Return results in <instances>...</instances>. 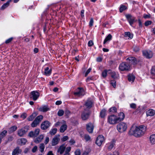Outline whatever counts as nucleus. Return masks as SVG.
<instances>
[{
	"label": "nucleus",
	"mask_w": 155,
	"mask_h": 155,
	"mask_svg": "<svg viewBox=\"0 0 155 155\" xmlns=\"http://www.w3.org/2000/svg\"><path fill=\"white\" fill-rule=\"evenodd\" d=\"M146 130V127L143 125L138 126H132L131 128L129 133L137 137H140L143 135Z\"/></svg>",
	"instance_id": "obj_1"
},
{
	"label": "nucleus",
	"mask_w": 155,
	"mask_h": 155,
	"mask_svg": "<svg viewBox=\"0 0 155 155\" xmlns=\"http://www.w3.org/2000/svg\"><path fill=\"white\" fill-rule=\"evenodd\" d=\"M117 128L118 132L123 133L126 130L127 128V125L125 123L121 122L117 125Z\"/></svg>",
	"instance_id": "obj_2"
},
{
	"label": "nucleus",
	"mask_w": 155,
	"mask_h": 155,
	"mask_svg": "<svg viewBox=\"0 0 155 155\" xmlns=\"http://www.w3.org/2000/svg\"><path fill=\"white\" fill-rule=\"evenodd\" d=\"M107 121L110 124H114L119 122L117 117L114 115L109 116L108 117Z\"/></svg>",
	"instance_id": "obj_3"
},
{
	"label": "nucleus",
	"mask_w": 155,
	"mask_h": 155,
	"mask_svg": "<svg viewBox=\"0 0 155 155\" xmlns=\"http://www.w3.org/2000/svg\"><path fill=\"white\" fill-rule=\"evenodd\" d=\"M43 116L40 115L38 116L35 118L33 122L31 124V126L32 127H36L42 120Z\"/></svg>",
	"instance_id": "obj_4"
},
{
	"label": "nucleus",
	"mask_w": 155,
	"mask_h": 155,
	"mask_svg": "<svg viewBox=\"0 0 155 155\" xmlns=\"http://www.w3.org/2000/svg\"><path fill=\"white\" fill-rule=\"evenodd\" d=\"M125 17L128 21L130 25L132 26L134 23L136 21L135 17L133 16L130 14H127L125 15Z\"/></svg>",
	"instance_id": "obj_5"
},
{
	"label": "nucleus",
	"mask_w": 155,
	"mask_h": 155,
	"mask_svg": "<svg viewBox=\"0 0 155 155\" xmlns=\"http://www.w3.org/2000/svg\"><path fill=\"white\" fill-rule=\"evenodd\" d=\"M119 69L121 71H128L130 69V66L127 63L122 62L120 64Z\"/></svg>",
	"instance_id": "obj_6"
},
{
	"label": "nucleus",
	"mask_w": 155,
	"mask_h": 155,
	"mask_svg": "<svg viewBox=\"0 0 155 155\" xmlns=\"http://www.w3.org/2000/svg\"><path fill=\"white\" fill-rule=\"evenodd\" d=\"M40 93L36 91H33L31 92L30 97L33 101H36L40 96Z\"/></svg>",
	"instance_id": "obj_7"
},
{
	"label": "nucleus",
	"mask_w": 155,
	"mask_h": 155,
	"mask_svg": "<svg viewBox=\"0 0 155 155\" xmlns=\"http://www.w3.org/2000/svg\"><path fill=\"white\" fill-rule=\"evenodd\" d=\"M90 114L89 110L88 109H84L81 114V118L83 120H86L89 118Z\"/></svg>",
	"instance_id": "obj_8"
},
{
	"label": "nucleus",
	"mask_w": 155,
	"mask_h": 155,
	"mask_svg": "<svg viewBox=\"0 0 155 155\" xmlns=\"http://www.w3.org/2000/svg\"><path fill=\"white\" fill-rule=\"evenodd\" d=\"M28 130V127L26 126L18 130V134L20 137L23 136Z\"/></svg>",
	"instance_id": "obj_9"
},
{
	"label": "nucleus",
	"mask_w": 155,
	"mask_h": 155,
	"mask_svg": "<svg viewBox=\"0 0 155 155\" xmlns=\"http://www.w3.org/2000/svg\"><path fill=\"white\" fill-rule=\"evenodd\" d=\"M104 138L102 135L99 136L97 138L96 143L99 146H100L104 140Z\"/></svg>",
	"instance_id": "obj_10"
},
{
	"label": "nucleus",
	"mask_w": 155,
	"mask_h": 155,
	"mask_svg": "<svg viewBox=\"0 0 155 155\" xmlns=\"http://www.w3.org/2000/svg\"><path fill=\"white\" fill-rule=\"evenodd\" d=\"M40 130L39 129H36L34 131H31L28 134V136L30 137H35L39 134Z\"/></svg>",
	"instance_id": "obj_11"
},
{
	"label": "nucleus",
	"mask_w": 155,
	"mask_h": 155,
	"mask_svg": "<svg viewBox=\"0 0 155 155\" xmlns=\"http://www.w3.org/2000/svg\"><path fill=\"white\" fill-rule=\"evenodd\" d=\"M143 54L144 56L147 58H150L152 57L153 53L150 50H145L143 51Z\"/></svg>",
	"instance_id": "obj_12"
},
{
	"label": "nucleus",
	"mask_w": 155,
	"mask_h": 155,
	"mask_svg": "<svg viewBox=\"0 0 155 155\" xmlns=\"http://www.w3.org/2000/svg\"><path fill=\"white\" fill-rule=\"evenodd\" d=\"M84 91L83 89L79 87L77 90V92L74 93V95L78 97L83 96L84 94Z\"/></svg>",
	"instance_id": "obj_13"
},
{
	"label": "nucleus",
	"mask_w": 155,
	"mask_h": 155,
	"mask_svg": "<svg viewBox=\"0 0 155 155\" xmlns=\"http://www.w3.org/2000/svg\"><path fill=\"white\" fill-rule=\"evenodd\" d=\"M50 125V123L48 121L43 122L41 124V128L42 130H46L48 128Z\"/></svg>",
	"instance_id": "obj_14"
},
{
	"label": "nucleus",
	"mask_w": 155,
	"mask_h": 155,
	"mask_svg": "<svg viewBox=\"0 0 155 155\" xmlns=\"http://www.w3.org/2000/svg\"><path fill=\"white\" fill-rule=\"evenodd\" d=\"M60 140L59 136L56 135L53 138L51 141V145L54 146L58 143Z\"/></svg>",
	"instance_id": "obj_15"
},
{
	"label": "nucleus",
	"mask_w": 155,
	"mask_h": 155,
	"mask_svg": "<svg viewBox=\"0 0 155 155\" xmlns=\"http://www.w3.org/2000/svg\"><path fill=\"white\" fill-rule=\"evenodd\" d=\"M66 149V146L64 144H63L61 145L57 150V152L59 153L60 154H62Z\"/></svg>",
	"instance_id": "obj_16"
},
{
	"label": "nucleus",
	"mask_w": 155,
	"mask_h": 155,
	"mask_svg": "<svg viewBox=\"0 0 155 155\" xmlns=\"http://www.w3.org/2000/svg\"><path fill=\"white\" fill-rule=\"evenodd\" d=\"M87 129L89 133H92L94 128L93 124L91 123H89L86 125Z\"/></svg>",
	"instance_id": "obj_17"
},
{
	"label": "nucleus",
	"mask_w": 155,
	"mask_h": 155,
	"mask_svg": "<svg viewBox=\"0 0 155 155\" xmlns=\"http://www.w3.org/2000/svg\"><path fill=\"white\" fill-rule=\"evenodd\" d=\"M62 124L60 127V132L61 133L64 132L67 129V125L66 124L65 121L62 120Z\"/></svg>",
	"instance_id": "obj_18"
},
{
	"label": "nucleus",
	"mask_w": 155,
	"mask_h": 155,
	"mask_svg": "<svg viewBox=\"0 0 155 155\" xmlns=\"http://www.w3.org/2000/svg\"><path fill=\"white\" fill-rule=\"evenodd\" d=\"M21 150L19 149V147H17L13 150L12 155H18L21 153Z\"/></svg>",
	"instance_id": "obj_19"
},
{
	"label": "nucleus",
	"mask_w": 155,
	"mask_h": 155,
	"mask_svg": "<svg viewBox=\"0 0 155 155\" xmlns=\"http://www.w3.org/2000/svg\"><path fill=\"white\" fill-rule=\"evenodd\" d=\"M44 137V136L43 135H40L34 140V141L36 143H39L42 141Z\"/></svg>",
	"instance_id": "obj_20"
},
{
	"label": "nucleus",
	"mask_w": 155,
	"mask_h": 155,
	"mask_svg": "<svg viewBox=\"0 0 155 155\" xmlns=\"http://www.w3.org/2000/svg\"><path fill=\"white\" fill-rule=\"evenodd\" d=\"M127 60L129 61L130 63L135 64L137 63V61L136 59L134 57H129L127 58Z\"/></svg>",
	"instance_id": "obj_21"
},
{
	"label": "nucleus",
	"mask_w": 155,
	"mask_h": 155,
	"mask_svg": "<svg viewBox=\"0 0 155 155\" xmlns=\"http://www.w3.org/2000/svg\"><path fill=\"white\" fill-rule=\"evenodd\" d=\"M92 102L91 100H87L84 106L86 107V109H90L92 107Z\"/></svg>",
	"instance_id": "obj_22"
},
{
	"label": "nucleus",
	"mask_w": 155,
	"mask_h": 155,
	"mask_svg": "<svg viewBox=\"0 0 155 155\" xmlns=\"http://www.w3.org/2000/svg\"><path fill=\"white\" fill-rule=\"evenodd\" d=\"M147 116H153L155 114V111L152 109H150L146 112Z\"/></svg>",
	"instance_id": "obj_23"
},
{
	"label": "nucleus",
	"mask_w": 155,
	"mask_h": 155,
	"mask_svg": "<svg viewBox=\"0 0 155 155\" xmlns=\"http://www.w3.org/2000/svg\"><path fill=\"white\" fill-rule=\"evenodd\" d=\"M117 117L119 122H120L124 120L125 116L123 113L121 112L119 114L118 116Z\"/></svg>",
	"instance_id": "obj_24"
},
{
	"label": "nucleus",
	"mask_w": 155,
	"mask_h": 155,
	"mask_svg": "<svg viewBox=\"0 0 155 155\" xmlns=\"http://www.w3.org/2000/svg\"><path fill=\"white\" fill-rule=\"evenodd\" d=\"M49 110V108L46 106H43L39 107L38 110L39 111L46 112Z\"/></svg>",
	"instance_id": "obj_25"
},
{
	"label": "nucleus",
	"mask_w": 155,
	"mask_h": 155,
	"mask_svg": "<svg viewBox=\"0 0 155 155\" xmlns=\"http://www.w3.org/2000/svg\"><path fill=\"white\" fill-rule=\"evenodd\" d=\"M150 140L151 144H155V134H152L150 137Z\"/></svg>",
	"instance_id": "obj_26"
},
{
	"label": "nucleus",
	"mask_w": 155,
	"mask_h": 155,
	"mask_svg": "<svg viewBox=\"0 0 155 155\" xmlns=\"http://www.w3.org/2000/svg\"><path fill=\"white\" fill-rule=\"evenodd\" d=\"M128 79L129 81L132 83L134 81L135 77L133 75L129 74L128 76Z\"/></svg>",
	"instance_id": "obj_27"
},
{
	"label": "nucleus",
	"mask_w": 155,
	"mask_h": 155,
	"mask_svg": "<svg viewBox=\"0 0 155 155\" xmlns=\"http://www.w3.org/2000/svg\"><path fill=\"white\" fill-rule=\"evenodd\" d=\"M45 74L46 76H49L51 73V69H49L48 67H46L45 70Z\"/></svg>",
	"instance_id": "obj_28"
},
{
	"label": "nucleus",
	"mask_w": 155,
	"mask_h": 155,
	"mask_svg": "<svg viewBox=\"0 0 155 155\" xmlns=\"http://www.w3.org/2000/svg\"><path fill=\"white\" fill-rule=\"evenodd\" d=\"M112 36L111 34H109L105 39L103 43L105 44L107 41H110L112 39Z\"/></svg>",
	"instance_id": "obj_29"
},
{
	"label": "nucleus",
	"mask_w": 155,
	"mask_h": 155,
	"mask_svg": "<svg viewBox=\"0 0 155 155\" xmlns=\"http://www.w3.org/2000/svg\"><path fill=\"white\" fill-rule=\"evenodd\" d=\"M45 148V145L43 143H41L39 144V151L41 153H43L44 152Z\"/></svg>",
	"instance_id": "obj_30"
},
{
	"label": "nucleus",
	"mask_w": 155,
	"mask_h": 155,
	"mask_svg": "<svg viewBox=\"0 0 155 155\" xmlns=\"http://www.w3.org/2000/svg\"><path fill=\"white\" fill-rule=\"evenodd\" d=\"M115 141L112 140L109 143V146L108 147V149L109 150H111L114 147L115 145Z\"/></svg>",
	"instance_id": "obj_31"
},
{
	"label": "nucleus",
	"mask_w": 155,
	"mask_h": 155,
	"mask_svg": "<svg viewBox=\"0 0 155 155\" xmlns=\"http://www.w3.org/2000/svg\"><path fill=\"white\" fill-rule=\"evenodd\" d=\"M9 4L10 3H9V2H7L2 6L0 9L2 10H4L9 6Z\"/></svg>",
	"instance_id": "obj_32"
},
{
	"label": "nucleus",
	"mask_w": 155,
	"mask_h": 155,
	"mask_svg": "<svg viewBox=\"0 0 155 155\" xmlns=\"http://www.w3.org/2000/svg\"><path fill=\"white\" fill-rule=\"evenodd\" d=\"M7 133V131L6 130H4L0 134V138L1 139L5 137Z\"/></svg>",
	"instance_id": "obj_33"
},
{
	"label": "nucleus",
	"mask_w": 155,
	"mask_h": 155,
	"mask_svg": "<svg viewBox=\"0 0 155 155\" xmlns=\"http://www.w3.org/2000/svg\"><path fill=\"white\" fill-rule=\"evenodd\" d=\"M106 110L105 109L102 110L100 113V116L101 118H104L106 115Z\"/></svg>",
	"instance_id": "obj_34"
},
{
	"label": "nucleus",
	"mask_w": 155,
	"mask_h": 155,
	"mask_svg": "<svg viewBox=\"0 0 155 155\" xmlns=\"http://www.w3.org/2000/svg\"><path fill=\"white\" fill-rule=\"evenodd\" d=\"M124 36L125 37H128L130 38H132L133 37V35L129 32H125Z\"/></svg>",
	"instance_id": "obj_35"
},
{
	"label": "nucleus",
	"mask_w": 155,
	"mask_h": 155,
	"mask_svg": "<svg viewBox=\"0 0 155 155\" xmlns=\"http://www.w3.org/2000/svg\"><path fill=\"white\" fill-rule=\"evenodd\" d=\"M18 142L19 143L22 145H24L27 142V140L25 138H21L18 140Z\"/></svg>",
	"instance_id": "obj_36"
},
{
	"label": "nucleus",
	"mask_w": 155,
	"mask_h": 155,
	"mask_svg": "<svg viewBox=\"0 0 155 155\" xmlns=\"http://www.w3.org/2000/svg\"><path fill=\"white\" fill-rule=\"evenodd\" d=\"M152 78L155 79V67H152L151 71Z\"/></svg>",
	"instance_id": "obj_37"
},
{
	"label": "nucleus",
	"mask_w": 155,
	"mask_h": 155,
	"mask_svg": "<svg viewBox=\"0 0 155 155\" xmlns=\"http://www.w3.org/2000/svg\"><path fill=\"white\" fill-rule=\"evenodd\" d=\"M36 116V114L35 113H33L32 115H30L28 118V120L30 121H31Z\"/></svg>",
	"instance_id": "obj_38"
},
{
	"label": "nucleus",
	"mask_w": 155,
	"mask_h": 155,
	"mask_svg": "<svg viewBox=\"0 0 155 155\" xmlns=\"http://www.w3.org/2000/svg\"><path fill=\"white\" fill-rule=\"evenodd\" d=\"M57 128H53L51 129L49 132L51 135H54L57 132Z\"/></svg>",
	"instance_id": "obj_39"
},
{
	"label": "nucleus",
	"mask_w": 155,
	"mask_h": 155,
	"mask_svg": "<svg viewBox=\"0 0 155 155\" xmlns=\"http://www.w3.org/2000/svg\"><path fill=\"white\" fill-rule=\"evenodd\" d=\"M91 150L89 149H87L82 153V155H89V153L91 152Z\"/></svg>",
	"instance_id": "obj_40"
},
{
	"label": "nucleus",
	"mask_w": 155,
	"mask_h": 155,
	"mask_svg": "<svg viewBox=\"0 0 155 155\" xmlns=\"http://www.w3.org/2000/svg\"><path fill=\"white\" fill-rule=\"evenodd\" d=\"M17 129V126H14L10 128L9 130L10 132H13L16 130Z\"/></svg>",
	"instance_id": "obj_41"
},
{
	"label": "nucleus",
	"mask_w": 155,
	"mask_h": 155,
	"mask_svg": "<svg viewBox=\"0 0 155 155\" xmlns=\"http://www.w3.org/2000/svg\"><path fill=\"white\" fill-rule=\"evenodd\" d=\"M117 108L115 107L111 108L109 110L110 112H112L113 113H116L117 112Z\"/></svg>",
	"instance_id": "obj_42"
},
{
	"label": "nucleus",
	"mask_w": 155,
	"mask_h": 155,
	"mask_svg": "<svg viewBox=\"0 0 155 155\" xmlns=\"http://www.w3.org/2000/svg\"><path fill=\"white\" fill-rule=\"evenodd\" d=\"M127 9V7L124 5H121L120 8V12H122L123 11Z\"/></svg>",
	"instance_id": "obj_43"
},
{
	"label": "nucleus",
	"mask_w": 155,
	"mask_h": 155,
	"mask_svg": "<svg viewBox=\"0 0 155 155\" xmlns=\"http://www.w3.org/2000/svg\"><path fill=\"white\" fill-rule=\"evenodd\" d=\"M111 76L113 78L116 79L117 78L118 76L115 72H113L111 73Z\"/></svg>",
	"instance_id": "obj_44"
},
{
	"label": "nucleus",
	"mask_w": 155,
	"mask_h": 155,
	"mask_svg": "<svg viewBox=\"0 0 155 155\" xmlns=\"http://www.w3.org/2000/svg\"><path fill=\"white\" fill-rule=\"evenodd\" d=\"M84 138L86 141H88L91 140V137L88 135H85L84 136Z\"/></svg>",
	"instance_id": "obj_45"
},
{
	"label": "nucleus",
	"mask_w": 155,
	"mask_h": 155,
	"mask_svg": "<svg viewBox=\"0 0 155 155\" xmlns=\"http://www.w3.org/2000/svg\"><path fill=\"white\" fill-rule=\"evenodd\" d=\"M64 113V112L62 110H60L58 111V116H62Z\"/></svg>",
	"instance_id": "obj_46"
},
{
	"label": "nucleus",
	"mask_w": 155,
	"mask_h": 155,
	"mask_svg": "<svg viewBox=\"0 0 155 155\" xmlns=\"http://www.w3.org/2000/svg\"><path fill=\"white\" fill-rule=\"evenodd\" d=\"M152 21H148L145 22L144 25L145 26H147L149 25H150L152 23Z\"/></svg>",
	"instance_id": "obj_47"
},
{
	"label": "nucleus",
	"mask_w": 155,
	"mask_h": 155,
	"mask_svg": "<svg viewBox=\"0 0 155 155\" xmlns=\"http://www.w3.org/2000/svg\"><path fill=\"white\" fill-rule=\"evenodd\" d=\"M66 149V150L65 153H70L69 152L70 151L71 147H67Z\"/></svg>",
	"instance_id": "obj_48"
},
{
	"label": "nucleus",
	"mask_w": 155,
	"mask_h": 155,
	"mask_svg": "<svg viewBox=\"0 0 155 155\" xmlns=\"http://www.w3.org/2000/svg\"><path fill=\"white\" fill-rule=\"evenodd\" d=\"M110 84L114 88L116 87V81L114 80H111L110 81Z\"/></svg>",
	"instance_id": "obj_49"
},
{
	"label": "nucleus",
	"mask_w": 155,
	"mask_h": 155,
	"mask_svg": "<svg viewBox=\"0 0 155 155\" xmlns=\"http://www.w3.org/2000/svg\"><path fill=\"white\" fill-rule=\"evenodd\" d=\"M107 71L106 70H104L102 73V76L104 78H105L107 75Z\"/></svg>",
	"instance_id": "obj_50"
},
{
	"label": "nucleus",
	"mask_w": 155,
	"mask_h": 155,
	"mask_svg": "<svg viewBox=\"0 0 155 155\" xmlns=\"http://www.w3.org/2000/svg\"><path fill=\"white\" fill-rule=\"evenodd\" d=\"M130 106L131 108L135 109L136 107V105L134 103H132L130 104Z\"/></svg>",
	"instance_id": "obj_51"
},
{
	"label": "nucleus",
	"mask_w": 155,
	"mask_h": 155,
	"mask_svg": "<svg viewBox=\"0 0 155 155\" xmlns=\"http://www.w3.org/2000/svg\"><path fill=\"white\" fill-rule=\"evenodd\" d=\"M150 14H144L143 15V17L145 19L149 18L150 17Z\"/></svg>",
	"instance_id": "obj_52"
},
{
	"label": "nucleus",
	"mask_w": 155,
	"mask_h": 155,
	"mask_svg": "<svg viewBox=\"0 0 155 155\" xmlns=\"http://www.w3.org/2000/svg\"><path fill=\"white\" fill-rule=\"evenodd\" d=\"M38 150V147L37 146H35L32 149V151L33 153H35Z\"/></svg>",
	"instance_id": "obj_53"
},
{
	"label": "nucleus",
	"mask_w": 155,
	"mask_h": 155,
	"mask_svg": "<svg viewBox=\"0 0 155 155\" xmlns=\"http://www.w3.org/2000/svg\"><path fill=\"white\" fill-rule=\"evenodd\" d=\"M27 115L25 113H23L21 116V117L23 119H25L27 117Z\"/></svg>",
	"instance_id": "obj_54"
},
{
	"label": "nucleus",
	"mask_w": 155,
	"mask_h": 155,
	"mask_svg": "<svg viewBox=\"0 0 155 155\" xmlns=\"http://www.w3.org/2000/svg\"><path fill=\"white\" fill-rule=\"evenodd\" d=\"M68 137L67 136H66L63 137L61 139V140L63 141L64 142L68 140Z\"/></svg>",
	"instance_id": "obj_55"
},
{
	"label": "nucleus",
	"mask_w": 155,
	"mask_h": 155,
	"mask_svg": "<svg viewBox=\"0 0 155 155\" xmlns=\"http://www.w3.org/2000/svg\"><path fill=\"white\" fill-rule=\"evenodd\" d=\"M134 51L137 52L139 51V48L138 47L136 46H134Z\"/></svg>",
	"instance_id": "obj_56"
},
{
	"label": "nucleus",
	"mask_w": 155,
	"mask_h": 155,
	"mask_svg": "<svg viewBox=\"0 0 155 155\" xmlns=\"http://www.w3.org/2000/svg\"><path fill=\"white\" fill-rule=\"evenodd\" d=\"M74 153L75 155H80L81 152L80 150L79 149L76 150Z\"/></svg>",
	"instance_id": "obj_57"
},
{
	"label": "nucleus",
	"mask_w": 155,
	"mask_h": 155,
	"mask_svg": "<svg viewBox=\"0 0 155 155\" xmlns=\"http://www.w3.org/2000/svg\"><path fill=\"white\" fill-rule=\"evenodd\" d=\"M94 22L93 19L92 18H91L90 19V21L89 22V25L91 27L93 25V24Z\"/></svg>",
	"instance_id": "obj_58"
},
{
	"label": "nucleus",
	"mask_w": 155,
	"mask_h": 155,
	"mask_svg": "<svg viewBox=\"0 0 155 155\" xmlns=\"http://www.w3.org/2000/svg\"><path fill=\"white\" fill-rule=\"evenodd\" d=\"M91 70V68H89L87 70V71L86 72L85 74V77H86L87 75L90 72Z\"/></svg>",
	"instance_id": "obj_59"
},
{
	"label": "nucleus",
	"mask_w": 155,
	"mask_h": 155,
	"mask_svg": "<svg viewBox=\"0 0 155 155\" xmlns=\"http://www.w3.org/2000/svg\"><path fill=\"white\" fill-rule=\"evenodd\" d=\"M49 139L48 137H47L45 138V144H47L49 142Z\"/></svg>",
	"instance_id": "obj_60"
},
{
	"label": "nucleus",
	"mask_w": 155,
	"mask_h": 155,
	"mask_svg": "<svg viewBox=\"0 0 155 155\" xmlns=\"http://www.w3.org/2000/svg\"><path fill=\"white\" fill-rule=\"evenodd\" d=\"M13 39V38H11L9 39H8L6 41H5V43L6 44H8L9 43H10Z\"/></svg>",
	"instance_id": "obj_61"
},
{
	"label": "nucleus",
	"mask_w": 155,
	"mask_h": 155,
	"mask_svg": "<svg viewBox=\"0 0 155 155\" xmlns=\"http://www.w3.org/2000/svg\"><path fill=\"white\" fill-rule=\"evenodd\" d=\"M93 45V42L92 41H90L88 43V45L89 46H91Z\"/></svg>",
	"instance_id": "obj_62"
},
{
	"label": "nucleus",
	"mask_w": 155,
	"mask_h": 155,
	"mask_svg": "<svg viewBox=\"0 0 155 155\" xmlns=\"http://www.w3.org/2000/svg\"><path fill=\"white\" fill-rule=\"evenodd\" d=\"M62 124V122H57L55 124V125L56 127H58V126Z\"/></svg>",
	"instance_id": "obj_63"
},
{
	"label": "nucleus",
	"mask_w": 155,
	"mask_h": 155,
	"mask_svg": "<svg viewBox=\"0 0 155 155\" xmlns=\"http://www.w3.org/2000/svg\"><path fill=\"white\" fill-rule=\"evenodd\" d=\"M47 155H54V154L52 151H50L48 153Z\"/></svg>",
	"instance_id": "obj_64"
}]
</instances>
